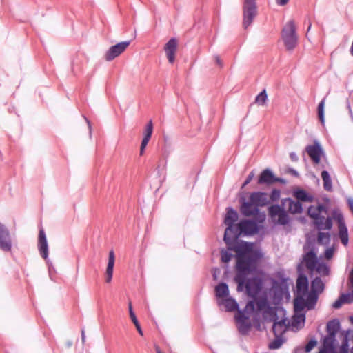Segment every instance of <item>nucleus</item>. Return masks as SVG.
Here are the masks:
<instances>
[{"mask_svg": "<svg viewBox=\"0 0 353 353\" xmlns=\"http://www.w3.org/2000/svg\"><path fill=\"white\" fill-rule=\"evenodd\" d=\"M85 120H86V121H87V123L88 124V127H89L90 130H91V125H90V121L86 118H85Z\"/></svg>", "mask_w": 353, "mask_h": 353, "instance_id": "338daca9", "label": "nucleus"}, {"mask_svg": "<svg viewBox=\"0 0 353 353\" xmlns=\"http://www.w3.org/2000/svg\"><path fill=\"white\" fill-rule=\"evenodd\" d=\"M319 294L316 293H314L310 292L307 296L305 300L306 302V307L307 310H312L314 308L316 302L318 301Z\"/></svg>", "mask_w": 353, "mask_h": 353, "instance_id": "7c9ffc66", "label": "nucleus"}, {"mask_svg": "<svg viewBox=\"0 0 353 353\" xmlns=\"http://www.w3.org/2000/svg\"><path fill=\"white\" fill-rule=\"evenodd\" d=\"M317 342L316 341L312 339L310 340L305 346V352H309L312 350V349L316 346Z\"/></svg>", "mask_w": 353, "mask_h": 353, "instance_id": "09e8293b", "label": "nucleus"}, {"mask_svg": "<svg viewBox=\"0 0 353 353\" xmlns=\"http://www.w3.org/2000/svg\"><path fill=\"white\" fill-rule=\"evenodd\" d=\"M131 41L119 42L111 46L105 54L104 58L107 61H111L121 54L130 46Z\"/></svg>", "mask_w": 353, "mask_h": 353, "instance_id": "6e6552de", "label": "nucleus"}, {"mask_svg": "<svg viewBox=\"0 0 353 353\" xmlns=\"http://www.w3.org/2000/svg\"><path fill=\"white\" fill-rule=\"evenodd\" d=\"M335 337H332L330 334H327V335L324 338L323 340V345L325 347H332L333 345V342L334 341Z\"/></svg>", "mask_w": 353, "mask_h": 353, "instance_id": "a18cd8bd", "label": "nucleus"}, {"mask_svg": "<svg viewBox=\"0 0 353 353\" xmlns=\"http://www.w3.org/2000/svg\"><path fill=\"white\" fill-rule=\"evenodd\" d=\"M279 6H285L289 0H275Z\"/></svg>", "mask_w": 353, "mask_h": 353, "instance_id": "13d9d810", "label": "nucleus"}, {"mask_svg": "<svg viewBox=\"0 0 353 353\" xmlns=\"http://www.w3.org/2000/svg\"><path fill=\"white\" fill-rule=\"evenodd\" d=\"M338 228H339V236L341 243L344 245H347L348 243L349 238H348V230H347V228L345 225V223L338 225Z\"/></svg>", "mask_w": 353, "mask_h": 353, "instance_id": "bb28decb", "label": "nucleus"}, {"mask_svg": "<svg viewBox=\"0 0 353 353\" xmlns=\"http://www.w3.org/2000/svg\"><path fill=\"white\" fill-rule=\"evenodd\" d=\"M128 310H129V314L130 317L133 323L138 321L137 318L133 311L132 303L130 301L128 303Z\"/></svg>", "mask_w": 353, "mask_h": 353, "instance_id": "49530a36", "label": "nucleus"}, {"mask_svg": "<svg viewBox=\"0 0 353 353\" xmlns=\"http://www.w3.org/2000/svg\"><path fill=\"white\" fill-rule=\"evenodd\" d=\"M340 328V323L338 319H333L327 323V334L332 336V337H335L336 333L338 332Z\"/></svg>", "mask_w": 353, "mask_h": 353, "instance_id": "a878e982", "label": "nucleus"}, {"mask_svg": "<svg viewBox=\"0 0 353 353\" xmlns=\"http://www.w3.org/2000/svg\"><path fill=\"white\" fill-rule=\"evenodd\" d=\"M328 208L326 205L321 203L319 204L317 206L311 205L308 208L307 210V214H312V213H317L319 214H321L322 212L325 214H327Z\"/></svg>", "mask_w": 353, "mask_h": 353, "instance_id": "2f4dec72", "label": "nucleus"}, {"mask_svg": "<svg viewBox=\"0 0 353 353\" xmlns=\"http://www.w3.org/2000/svg\"><path fill=\"white\" fill-rule=\"evenodd\" d=\"M268 100L266 90H263L255 98V103L259 105H263Z\"/></svg>", "mask_w": 353, "mask_h": 353, "instance_id": "e433bc0d", "label": "nucleus"}, {"mask_svg": "<svg viewBox=\"0 0 353 353\" xmlns=\"http://www.w3.org/2000/svg\"><path fill=\"white\" fill-rule=\"evenodd\" d=\"M348 347H349V346H348L347 336H345L344 341L342 343V345L341 347V353H347Z\"/></svg>", "mask_w": 353, "mask_h": 353, "instance_id": "de8ad7c7", "label": "nucleus"}, {"mask_svg": "<svg viewBox=\"0 0 353 353\" xmlns=\"http://www.w3.org/2000/svg\"><path fill=\"white\" fill-rule=\"evenodd\" d=\"M285 202L288 203V211L291 214H300L303 212L302 204L299 201H294L291 198L285 199Z\"/></svg>", "mask_w": 353, "mask_h": 353, "instance_id": "412c9836", "label": "nucleus"}, {"mask_svg": "<svg viewBox=\"0 0 353 353\" xmlns=\"http://www.w3.org/2000/svg\"><path fill=\"white\" fill-rule=\"evenodd\" d=\"M236 322L248 321L249 316L246 315L243 311L238 310V313L235 316Z\"/></svg>", "mask_w": 353, "mask_h": 353, "instance_id": "37998d69", "label": "nucleus"}, {"mask_svg": "<svg viewBox=\"0 0 353 353\" xmlns=\"http://www.w3.org/2000/svg\"><path fill=\"white\" fill-rule=\"evenodd\" d=\"M238 325V330L241 334H246L250 327L251 324L249 321L236 322Z\"/></svg>", "mask_w": 353, "mask_h": 353, "instance_id": "c9c22d12", "label": "nucleus"}, {"mask_svg": "<svg viewBox=\"0 0 353 353\" xmlns=\"http://www.w3.org/2000/svg\"><path fill=\"white\" fill-rule=\"evenodd\" d=\"M325 284L320 277L316 276L311 282V292L319 294L323 292Z\"/></svg>", "mask_w": 353, "mask_h": 353, "instance_id": "5701e85b", "label": "nucleus"}, {"mask_svg": "<svg viewBox=\"0 0 353 353\" xmlns=\"http://www.w3.org/2000/svg\"><path fill=\"white\" fill-rule=\"evenodd\" d=\"M270 216L274 219L278 216L276 223L280 225H286L290 223V217L284 208L279 205H273L268 208Z\"/></svg>", "mask_w": 353, "mask_h": 353, "instance_id": "423d86ee", "label": "nucleus"}, {"mask_svg": "<svg viewBox=\"0 0 353 353\" xmlns=\"http://www.w3.org/2000/svg\"><path fill=\"white\" fill-rule=\"evenodd\" d=\"M177 49V41L175 38L170 39L165 45L164 50L168 61L173 63L175 60V53Z\"/></svg>", "mask_w": 353, "mask_h": 353, "instance_id": "f3484780", "label": "nucleus"}, {"mask_svg": "<svg viewBox=\"0 0 353 353\" xmlns=\"http://www.w3.org/2000/svg\"><path fill=\"white\" fill-rule=\"evenodd\" d=\"M133 323L134 324V325H135V327H136V329H137V330L138 331L139 334L140 335L143 336V333L142 329H141V325H140V324H139V321L134 322V323Z\"/></svg>", "mask_w": 353, "mask_h": 353, "instance_id": "5fc2aeb1", "label": "nucleus"}, {"mask_svg": "<svg viewBox=\"0 0 353 353\" xmlns=\"http://www.w3.org/2000/svg\"><path fill=\"white\" fill-rule=\"evenodd\" d=\"M343 303H344L343 301L342 300L341 297L339 296V299L333 303L332 307L334 309H339L341 307V305Z\"/></svg>", "mask_w": 353, "mask_h": 353, "instance_id": "603ef678", "label": "nucleus"}, {"mask_svg": "<svg viewBox=\"0 0 353 353\" xmlns=\"http://www.w3.org/2000/svg\"><path fill=\"white\" fill-rule=\"evenodd\" d=\"M237 212L231 207L227 208V213L224 219V223H225V225H230L231 228L232 225H234V223L237 221Z\"/></svg>", "mask_w": 353, "mask_h": 353, "instance_id": "4be33fe9", "label": "nucleus"}, {"mask_svg": "<svg viewBox=\"0 0 353 353\" xmlns=\"http://www.w3.org/2000/svg\"><path fill=\"white\" fill-rule=\"evenodd\" d=\"M305 151L314 163L320 162L323 151L318 141L315 140L313 145H307Z\"/></svg>", "mask_w": 353, "mask_h": 353, "instance_id": "f8f14e48", "label": "nucleus"}, {"mask_svg": "<svg viewBox=\"0 0 353 353\" xmlns=\"http://www.w3.org/2000/svg\"><path fill=\"white\" fill-rule=\"evenodd\" d=\"M254 176V172L252 170L250 172V174L247 176V178H246L245 181H244V183H243L241 188H243L245 185H247L248 183H250V182L253 179Z\"/></svg>", "mask_w": 353, "mask_h": 353, "instance_id": "3c124183", "label": "nucleus"}, {"mask_svg": "<svg viewBox=\"0 0 353 353\" xmlns=\"http://www.w3.org/2000/svg\"><path fill=\"white\" fill-rule=\"evenodd\" d=\"M152 131H153V124H152V121H150L148 122V123L146 125L145 131L143 132V135L151 137Z\"/></svg>", "mask_w": 353, "mask_h": 353, "instance_id": "c03bdc74", "label": "nucleus"}, {"mask_svg": "<svg viewBox=\"0 0 353 353\" xmlns=\"http://www.w3.org/2000/svg\"><path fill=\"white\" fill-rule=\"evenodd\" d=\"M292 174H293L294 176H298V174H298V172H297V171H296V170H292Z\"/></svg>", "mask_w": 353, "mask_h": 353, "instance_id": "69168bd1", "label": "nucleus"}, {"mask_svg": "<svg viewBox=\"0 0 353 353\" xmlns=\"http://www.w3.org/2000/svg\"><path fill=\"white\" fill-rule=\"evenodd\" d=\"M234 252L236 253V274L234 280L237 283V291L245 290L248 296L254 299L262 289V280L257 276L246 279L249 274L256 271L263 254L247 243L236 246Z\"/></svg>", "mask_w": 353, "mask_h": 353, "instance_id": "f257e3e1", "label": "nucleus"}, {"mask_svg": "<svg viewBox=\"0 0 353 353\" xmlns=\"http://www.w3.org/2000/svg\"><path fill=\"white\" fill-rule=\"evenodd\" d=\"M240 211L243 216H250L258 214L260 210L250 200V201H243L241 203Z\"/></svg>", "mask_w": 353, "mask_h": 353, "instance_id": "a211bd4d", "label": "nucleus"}, {"mask_svg": "<svg viewBox=\"0 0 353 353\" xmlns=\"http://www.w3.org/2000/svg\"><path fill=\"white\" fill-rule=\"evenodd\" d=\"M254 300L250 301L245 305V311L251 313L254 311L255 304L256 310L263 313V316L266 318L268 316L271 317L276 316V308L272 307L266 297L254 298Z\"/></svg>", "mask_w": 353, "mask_h": 353, "instance_id": "f03ea898", "label": "nucleus"}, {"mask_svg": "<svg viewBox=\"0 0 353 353\" xmlns=\"http://www.w3.org/2000/svg\"><path fill=\"white\" fill-rule=\"evenodd\" d=\"M316 270L321 276H328L330 274V267L323 262H318L315 266Z\"/></svg>", "mask_w": 353, "mask_h": 353, "instance_id": "473e14b6", "label": "nucleus"}, {"mask_svg": "<svg viewBox=\"0 0 353 353\" xmlns=\"http://www.w3.org/2000/svg\"><path fill=\"white\" fill-rule=\"evenodd\" d=\"M293 321L296 324H299L301 323H305V314L304 313H296L293 317Z\"/></svg>", "mask_w": 353, "mask_h": 353, "instance_id": "a19ab883", "label": "nucleus"}, {"mask_svg": "<svg viewBox=\"0 0 353 353\" xmlns=\"http://www.w3.org/2000/svg\"><path fill=\"white\" fill-rule=\"evenodd\" d=\"M303 249L305 253L303 255V262L305 263L306 268L309 270L314 271L315 266H316V263L319 262L316 253L315 252L314 248L307 252V245H304Z\"/></svg>", "mask_w": 353, "mask_h": 353, "instance_id": "9b49d317", "label": "nucleus"}, {"mask_svg": "<svg viewBox=\"0 0 353 353\" xmlns=\"http://www.w3.org/2000/svg\"><path fill=\"white\" fill-rule=\"evenodd\" d=\"M281 196V190L279 189H273L270 193V201L276 202L279 200Z\"/></svg>", "mask_w": 353, "mask_h": 353, "instance_id": "ea45409f", "label": "nucleus"}, {"mask_svg": "<svg viewBox=\"0 0 353 353\" xmlns=\"http://www.w3.org/2000/svg\"><path fill=\"white\" fill-rule=\"evenodd\" d=\"M346 202L349 207L350 210L353 214V198L351 196H347L346 198Z\"/></svg>", "mask_w": 353, "mask_h": 353, "instance_id": "864d4df0", "label": "nucleus"}, {"mask_svg": "<svg viewBox=\"0 0 353 353\" xmlns=\"http://www.w3.org/2000/svg\"><path fill=\"white\" fill-rule=\"evenodd\" d=\"M12 248L11 235L8 228L0 222V250L8 252Z\"/></svg>", "mask_w": 353, "mask_h": 353, "instance_id": "1a4fd4ad", "label": "nucleus"}, {"mask_svg": "<svg viewBox=\"0 0 353 353\" xmlns=\"http://www.w3.org/2000/svg\"><path fill=\"white\" fill-rule=\"evenodd\" d=\"M325 98L323 99L318 105V115L319 120L321 123L323 124L325 121L324 118V106H325Z\"/></svg>", "mask_w": 353, "mask_h": 353, "instance_id": "4c0bfd02", "label": "nucleus"}, {"mask_svg": "<svg viewBox=\"0 0 353 353\" xmlns=\"http://www.w3.org/2000/svg\"><path fill=\"white\" fill-rule=\"evenodd\" d=\"M290 157L292 161H297L299 159L296 154L294 152L290 154Z\"/></svg>", "mask_w": 353, "mask_h": 353, "instance_id": "6e6d98bb", "label": "nucleus"}, {"mask_svg": "<svg viewBox=\"0 0 353 353\" xmlns=\"http://www.w3.org/2000/svg\"><path fill=\"white\" fill-rule=\"evenodd\" d=\"M321 178L323 182V188L327 192H332L333 190L332 182L329 172L327 170H323Z\"/></svg>", "mask_w": 353, "mask_h": 353, "instance_id": "cd10ccee", "label": "nucleus"}, {"mask_svg": "<svg viewBox=\"0 0 353 353\" xmlns=\"http://www.w3.org/2000/svg\"><path fill=\"white\" fill-rule=\"evenodd\" d=\"M283 342V339L279 338V336L276 337V339L269 344V348L272 350L279 349L281 347Z\"/></svg>", "mask_w": 353, "mask_h": 353, "instance_id": "58836bf2", "label": "nucleus"}, {"mask_svg": "<svg viewBox=\"0 0 353 353\" xmlns=\"http://www.w3.org/2000/svg\"><path fill=\"white\" fill-rule=\"evenodd\" d=\"M350 52L351 55L353 56V41H352V46H351V48L350 50Z\"/></svg>", "mask_w": 353, "mask_h": 353, "instance_id": "0e129e2a", "label": "nucleus"}, {"mask_svg": "<svg viewBox=\"0 0 353 353\" xmlns=\"http://www.w3.org/2000/svg\"><path fill=\"white\" fill-rule=\"evenodd\" d=\"M277 316L276 317H272V321H274L272 326V331L276 337L280 336L286 330L287 325L286 321L287 319L283 318L280 321H277Z\"/></svg>", "mask_w": 353, "mask_h": 353, "instance_id": "6ab92c4d", "label": "nucleus"}, {"mask_svg": "<svg viewBox=\"0 0 353 353\" xmlns=\"http://www.w3.org/2000/svg\"><path fill=\"white\" fill-rule=\"evenodd\" d=\"M317 241L322 245H328L330 242V234L328 232H319L318 234Z\"/></svg>", "mask_w": 353, "mask_h": 353, "instance_id": "f704fd0d", "label": "nucleus"}, {"mask_svg": "<svg viewBox=\"0 0 353 353\" xmlns=\"http://www.w3.org/2000/svg\"><path fill=\"white\" fill-rule=\"evenodd\" d=\"M276 182L284 183L285 180L282 178L276 177L269 168H266L261 172L257 181L259 185H265L268 186Z\"/></svg>", "mask_w": 353, "mask_h": 353, "instance_id": "9d476101", "label": "nucleus"}, {"mask_svg": "<svg viewBox=\"0 0 353 353\" xmlns=\"http://www.w3.org/2000/svg\"><path fill=\"white\" fill-rule=\"evenodd\" d=\"M308 279L306 275L300 273L296 279V294L306 295L308 292Z\"/></svg>", "mask_w": 353, "mask_h": 353, "instance_id": "2eb2a0df", "label": "nucleus"}, {"mask_svg": "<svg viewBox=\"0 0 353 353\" xmlns=\"http://www.w3.org/2000/svg\"><path fill=\"white\" fill-rule=\"evenodd\" d=\"M147 143L141 141V148H140V155H143L145 151V148L147 146Z\"/></svg>", "mask_w": 353, "mask_h": 353, "instance_id": "4d7b16f0", "label": "nucleus"}, {"mask_svg": "<svg viewBox=\"0 0 353 353\" xmlns=\"http://www.w3.org/2000/svg\"><path fill=\"white\" fill-rule=\"evenodd\" d=\"M221 257L222 261H223L225 263H228L231 260V259L232 257V254L229 251L221 250Z\"/></svg>", "mask_w": 353, "mask_h": 353, "instance_id": "79ce46f5", "label": "nucleus"}, {"mask_svg": "<svg viewBox=\"0 0 353 353\" xmlns=\"http://www.w3.org/2000/svg\"><path fill=\"white\" fill-rule=\"evenodd\" d=\"M227 226L228 227L225 230L223 240H224L225 243H226V245H228V250H233L234 251V248L236 246H238L240 245H244L246 243V242H243V243L234 245L236 239H238L239 235L241 234L240 232L239 223L232 225L231 228H230V225H227ZM247 244L249 245L248 243H247Z\"/></svg>", "mask_w": 353, "mask_h": 353, "instance_id": "39448f33", "label": "nucleus"}, {"mask_svg": "<svg viewBox=\"0 0 353 353\" xmlns=\"http://www.w3.org/2000/svg\"><path fill=\"white\" fill-rule=\"evenodd\" d=\"M334 250L333 248H327L325 252V258L327 260L331 259L334 255Z\"/></svg>", "mask_w": 353, "mask_h": 353, "instance_id": "8fccbe9b", "label": "nucleus"}, {"mask_svg": "<svg viewBox=\"0 0 353 353\" xmlns=\"http://www.w3.org/2000/svg\"><path fill=\"white\" fill-rule=\"evenodd\" d=\"M311 26H312V24H311V23H309V26H308V27H307V32L311 29Z\"/></svg>", "mask_w": 353, "mask_h": 353, "instance_id": "774afa93", "label": "nucleus"}, {"mask_svg": "<svg viewBox=\"0 0 353 353\" xmlns=\"http://www.w3.org/2000/svg\"><path fill=\"white\" fill-rule=\"evenodd\" d=\"M330 217L332 218V221L335 220L338 225L345 223L343 214L339 209H334L332 211V216Z\"/></svg>", "mask_w": 353, "mask_h": 353, "instance_id": "72a5a7b5", "label": "nucleus"}, {"mask_svg": "<svg viewBox=\"0 0 353 353\" xmlns=\"http://www.w3.org/2000/svg\"><path fill=\"white\" fill-rule=\"evenodd\" d=\"M216 61L218 65H219L220 66L222 65V63H221V59L220 58L217 56L216 57Z\"/></svg>", "mask_w": 353, "mask_h": 353, "instance_id": "e2e57ef3", "label": "nucleus"}, {"mask_svg": "<svg viewBox=\"0 0 353 353\" xmlns=\"http://www.w3.org/2000/svg\"><path fill=\"white\" fill-rule=\"evenodd\" d=\"M115 262V256L113 250L110 251L108 256V262L105 272V281L110 283L112 281L113 270Z\"/></svg>", "mask_w": 353, "mask_h": 353, "instance_id": "aec40b11", "label": "nucleus"}, {"mask_svg": "<svg viewBox=\"0 0 353 353\" xmlns=\"http://www.w3.org/2000/svg\"><path fill=\"white\" fill-rule=\"evenodd\" d=\"M257 14L256 0H244L243 3V26L248 28Z\"/></svg>", "mask_w": 353, "mask_h": 353, "instance_id": "20e7f679", "label": "nucleus"}, {"mask_svg": "<svg viewBox=\"0 0 353 353\" xmlns=\"http://www.w3.org/2000/svg\"><path fill=\"white\" fill-rule=\"evenodd\" d=\"M227 312H233L239 309V305L235 299L232 297H226L222 302Z\"/></svg>", "mask_w": 353, "mask_h": 353, "instance_id": "c85d7f7f", "label": "nucleus"}, {"mask_svg": "<svg viewBox=\"0 0 353 353\" xmlns=\"http://www.w3.org/2000/svg\"><path fill=\"white\" fill-rule=\"evenodd\" d=\"M81 340H82V342L84 343L85 341V335L84 329L81 330Z\"/></svg>", "mask_w": 353, "mask_h": 353, "instance_id": "680f3d73", "label": "nucleus"}, {"mask_svg": "<svg viewBox=\"0 0 353 353\" xmlns=\"http://www.w3.org/2000/svg\"><path fill=\"white\" fill-rule=\"evenodd\" d=\"M38 249L41 256L47 260L48 257V245L46 236L43 230H40L39 233Z\"/></svg>", "mask_w": 353, "mask_h": 353, "instance_id": "dca6fc26", "label": "nucleus"}, {"mask_svg": "<svg viewBox=\"0 0 353 353\" xmlns=\"http://www.w3.org/2000/svg\"><path fill=\"white\" fill-rule=\"evenodd\" d=\"M241 234L252 235L259 230L257 223L255 220H242L239 223Z\"/></svg>", "mask_w": 353, "mask_h": 353, "instance_id": "ddd939ff", "label": "nucleus"}, {"mask_svg": "<svg viewBox=\"0 0 353 353\" xmlns=\"http://www.w3.org/2000/svg\"><path fill=\"white\" fill-rule=\"evenodd\" d=\"M216 296L219 298L226 297L229 294L228 286L225 283H221L215 288Z\"/></svg>", "mask_w": 353, "mask_h": 353, "instance_id": "c756f323", "label": "nucleus"}, {"mask_svg": "<svg viewBox=\"0 0 353 353\" xmlns=\"http://www.w3.org/2000/svg\"><path fill=\"white\" fill-rule=\"evenodd\" d=\"M305 295L296 294L294 301V308L295 313L303 311L306 307V302L304 299Z\"/></svg>", "mask_w": 353, "mask_h": 353, "instance_id": "b1692460", "label": "nucleus"}, {"mask_svg": "<svg viewBox=\"0 0 353 353\" xmlns=\"http://www.w3.org/2000/svg\"><path fill=\"white\" fill-rule=\"evenodd\" d=\"M250 200L255 204L259 208L268 205L270 201L268 198V194L263 192H254L250 194Z\"/></svg>", "mask_w": 353, "mask_h": 353, "instance_id": "4468645a", "label": "nucleus"}, {"mask_svg": "<svg viewBox=\"0 0 353 353\" xmlns=\"http://www.w3.org/2000/svg\"><path fill=\"white\" fill-rule=\"evenodd\" d=\"M282 39L288 50H293L297 44L296 26L293 20L289 21L283 28Z\"/></svg>", "mask_w": 353, "mask_h": 353, "instance_id": "7ed1b4c3", "label": "nucleus"}, {"mask_svg": "<svg viewBox=\"0 0 353 353\" xmlns=\"http://www.w3.org/2000/svg\"><path fill=\"white\" fill-rule=\"evenodd\" d=\"M150 138H151V137H150L144 136V135H143V139H142V142L145 143H147V144H148V142H149V141H150Z\"/></svg>", "mask_w": 353, "mask_h": 353, "instance_id": "bf43d9fd", "label": "nucleus"}, {"mask_svg": "<svg viewBox=\"0 0 353 353\" xmlns=\"http://www.w3.org/2000/svg\"><path fill=\"white\" fill-rule=\"evenodd\" d=\"M150 138H151V137H150L144 136V135H143V139H142V142L145 143H147V144H148V142H149V141H150Z\"/></svg>", "mask_w": 353, "mask_h": 353, "instance_id": "052dcab7", "label": "nucleus"}, {"mask_svg": "<svg viewBox=\"0 0 353 353\" xmlns=\"http://www.w3.org/2000/svg\"><path fill=\"white\" fill-rule=\"evenodd\" d=\"M308 215L314 220L313 224L319 231L330 230L332 228V218L330 216L325 218L324 216L317 213H312Z\"/></svg>", "mask_w": 353, "mask_h": 353, "instance_id": "0eeeda50", "label": "nucleus"}, {"mask_svg": "<svg viewBox=\"0 0 353 353\" xmlns=\"http://www.w3.org/2000/svg\"><path fill=\"white\" fill-rule=\"evenodd\" d=\"M294 196L299 201L303 202H312L314 196L309 194L305 190L302 189L296 190L294 192Z\"/></svg>", "mask_w": 353, "mask_h": 353, "instance_id": "393cba45", "label": "nucleus"}]
</instances>
